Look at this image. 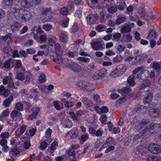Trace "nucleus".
<instances>
[{"instance_id":"obj_1","label":"nucleus","mask_w":161,"mask_h":161,"mask_svg":"<svg viewBox=\"0 0 161 161\" xmlns=\"http://www.w3.org/2000/svg\"><path fill=\"white\" fill-rule=\"evenodd\" d=\"M150 121L148 119H143L139 124L135 126V129L140 131L143 134H145L147 132L150 131Z\"/></svg>"},{"instance_id":"obj_2","label":"nucleus","mask_w":161,"mask_h":161,"mask_svg":"<svg viewBox=\"0 0 161 161\" xmlns=\"http://www.w3.org/2000/svg\"><path fill=\"white\" fill-rule=\"evenodd\" d=\"M77 86L81 89L89 92L94 90L95 89L94 85L87 82L80 81L77 83Z\"/></svg>"},{"instance_id":"obj_3","label":"nucleus","mask_w":161,"mask_h":161,"mask_svg":"<svg viewBox=\"0 0 161 161\" xmlns=\"http://www.w3.org/2000/svg\"><path fill=\"white\" fill-rule=\"evenodd\" d=\"M65 61H67L66 66L74 71L80 72L81 71V67L78 64L68 59H65Z\"/></svg>"},{"instance_id":"obj_4","label":"nucleus","mask_w":161,"mask_h":161,"mask_svg":"<svg viewBox=\"0 0 161 161\" xmlns=\"http://www.w3.org/2000/svg\"><path fill=\"white\" fill-rule=\"evenodd\" d=\"M149 76H147L146 78L143 79V77H142L140 79L141 82V84L139 86L138 88L140 89H143L146 87H149L151 84V81L148 79Z\"/></svg>"},{"instance_id":"obj_5","label":"nucleus","mask_w":161,"mask_h":161,"mask_svg":"<svg viewBox=\"0 0 161 161\" xmlns=\"http://www.w3.org/2000/svg\"><path fill=\"white\" fill-rule=\"evenodd\" d=\"M11 9L15 17L17 19H21L24 9L14 7H12Z\"/></svg>"},{"instance_id":"obj_6","label":"nucleus","mask_w":161,"mask_h":161,"mask_svg":"<svg viewBox=\"0 0 161 161\" xmlns=\"http://www.w3.org/2000/svg\"><path fill=\"white\" fill-rule=\"evenodd\" d=\"M148 149L152 153L157 154L161 152V146L157 144H150L148 145Z\"/></svg>"},{"instance_id":"obj_7","label":"nucleus","mask_w":161,"mask_h":161,"mask_svg":"<svg viewBox=\"0 0 161 161\" xmlns=\"http://www.w3.org/2000/svg\"><path fill=\"white\" fill-rule=\"evenodd\" d=\"M107 74V70L105 69H102L98 71L93 75V78L94 80H97L103 78Z\"/></svg>"},{"instance_id":"obj_8","label":"nucleus","mask_w":161,"mask_h":161,"mask_svg":"<svg viewBox=\"0 0 161 161\" xmlns=\"http://www.w3.org/2000/svg\"><path fill=\"white\" fill-rule=\"evenodd\" d=\"M98 18V16L97 14H90L86 17L87 23L89 25L94 24L96 23Z\"/></svg>"},{"instance_id":"obj_9","label":"nucleus","mask_w":161,"mask_h":161,"mask_svg":"<svg viewBox=\"0 0 161 161\" xmlns=\"http://www.w3.org/2000/svg\"><path fill=\"white\" fill-rule=\"evenodd\" d=\"M51 8H47L42 13L46 20H49L52 17L53 13L51 11Z\"/></svg>"},{"instance_id":"obj_10","label":"nucleus","mask_w":161,"mask_h":161,"mask_svg":"<svg viewBox=\"0 0 161 161\" xmlns=\"http://www.w3.org/2000/svg\"><path fill=\"white\" fill-rule=\"evenodd\" d=\"M92 48L95 50H98L103 49V45L100 41H95L91 42Z\"/></svg>"},{"instance_id":"obj_11","label":"nucleus","mask_w":161,"mask_h":161,"mask_svg":"<svg viewBox=\"0 0 161 161\" xmlns=\"http://www.w3.org/2000/svg\"><path fill=\"white\" fill-rule=\"evenodd\" d=\"M150 130H154L156 133L161 131V123L158 124L152 123L150 124Z\"/></svg>"},{"instance_id":"obj_12","label":"nucleus","mask_w":161,"mask_h":161,"mask_svg":"<svg viewBox=\"0 0 161 161\" xmlns=\"http://www.w3.org/2000/svg\"><path fill=\"white\" fill-rule=\"evenodd\" d=\"M69 135L72 138H75L78 135V131L76 128H72L71 130L67 133L65 134V136Z\"/></svg>"},{"instance_id":"obj_13","label":"nucleus","mask_w":161,"mask_h":161,"mask_svg":"<svg viewBox=\"0 0 161 161\" xmlns=\"http://www.w3.org/2000/svg\"><path fill=\"white\" fill-rule=\"evenodd\" d=\"M31 18L32 15L31 13L24 9L21 20L27 21L31 19Z\"/></svg>"},{"instance_id":"obj_14","label":"nucleus","mask_w":161,"mask_h":161,"mask_svg":"<svg viewBox=\"0 0 161 161\" xmlns=\"http://www.w3.org/2000/svg\"><path fill=\"white\" fill-rule=\"evenodd\" d=\"M61 124L64 127L71 128L72 126V123L71 120L67 118L63 119L61 120Z\"/></svg>"},{"instance_id":"obj_15","label":"nucleus","mask_w":161,"mask_h":161,"mask_svg":"<svg viewBox=\"0 0 161 161\" xmlns=\"http://www.w3.org/2000/svg\"><path fill=\"white\" fill-rule=\"evenodd\" d=\"M27 126L24 125L21 126L19 129H17L15 132V135L18 137L21 136L24 132Z\"/></svg>"},{"instance_id":"obj_16","label":"nucleus","mask_w":161,"mask_h":161,"mask_svg":"<svg viewBox=\"0 0 161 161\" xmlns=\"http://www.w3.org/2000/svg\"><path fill=\"white\" fill-rule=\"evenodd\" d=\"M26 74H25V84H28L30 83L31 80L33 79V75L30 71H27Z\"/></svg>"},{"instance_id":"obj_17","label":"nucleus","mask_w":161,"mask_h":161,"mask_svg":"<svg viewBox=\"0 0 161 161\" xmlns=\"http://www.w3.org/2000/svg\"><path fill=\"white\" fill-rule=\"evenodd\" d=\"M147 58V55L146 54L138 55L135 57V59L137 62H142Z\"/></svg>"},{"instance_id":"obj_18","label":"nucleus","mask_w":161,"mask_h":161,"mask_svg":"<svg viewBox=\"0 0 161 161\" xmlns=\"http://www.w3.org/2000/svg\"><path fill=\"white\" fill-rule=\"evenodd\" d=\"M0 93L3 96L6 97L9 94L10 92L9 90L5 88L3 85H2L0 86Z\"/></svg>"},{"instance_id":"obj_19","label":"nucleus","mask_w":161,"mask_h":161,"mask_svg":"<svg viewBox=\"0 0 161 161\" xmlns=\"http://www.w3.org/2000/svg\"><path fill=\"white\" fill-rule=\"evenodd\" d=\"M15 60L11 58H10L6 61L3 64V68H4L6 69L9 68L10 65H14Z\"/></svg>"},{"instance_id":"obj_20","label":"nucleus","mask_w":161,"mask_h":161,"mask_svg":"<svg viewBox=\"0 0 161 161\" xmlns=\"http://www.w3.org/2000/svg\"><path fill=\"white\" fill-rule=\"evenodd\" d=\"M160 113V111L159 109L158 108L151 109L149 111V115L152 117L157 116Z\"/></svg>"},{"instance_id":"obj_21","label":"nucleus","mask_w":161,"mask_h":161,"mask_svg":"<svg viewBox=\"0 0 161 161\" xmlns=\"http://www.w3.org/2000/svg\"><path fill=\"white\" fill-rule=\"evenodd\" d=\"M153 98L152 93L149 92L146 96L143 99V102L145 104L149 103L152 101Z\"/></svg>"},{"instance_id":"obj_22","label":"nucleus","mask_w":161,"mask_h":161,"mask_svg":"<svg viewBox=\"0 0 161 161\" xmlns=\"http://www.w3.org/2000/svg\"><path fill=\"white\" fill-rule=\"evenodd\" d=\"M137 12L140 15L141 17L143 18V19L147 20V19L145 17L146 15L145 10L143 6L139 7L137 10Z\"/></svg>"},{"instance_id":"obj_23","label":"nucleus","mask_w":161,"mask_h":161,"mask_svg":"<svg viewBox=\"0 0 161 161\" xmlns=\"http://www.w3.org/2000/svg\"><path fill=\"white\" fill-rule=\"evenodd\" d=\"M117 91L119 93H121L122 95H125L130 92L131 89L130 86H126L123 87L121 90H118Z\"/></svg>"},{"instance_id":"obj_24","label":"nucleus","mask_w":161,"mask_h":161,"mask_svg":"<svg viewBox=\"0 0 161 161\" xmlns=\"http://www.w3.org/2000/svg\"><path fill=\"white\" fill-rule=\"evenodd\" d=\"M54 48L56 50V55L61 56L63 55V51L60 44L58 43H56L54 46Z\"/></svg>"},{"instance_id":"obj_25","label":"nucleus","mask_w":161,"mask_h":161,"mask_svg":"<svg viewBox=\"0 0 161 161\" xmlns=\"http://www.w3.org/2000/svg\"><path fill=\"white\" fill-rule=\"evenodd\" d=\"M82 101L86 107H91L93 105L92 101L86 97H83L82 98Z\"/></svg>"},{"instance_id":"obj_26","label":"nucleus","mask_w":161,"mask_h":161,"mask_svg":"<svg viewBox=\"0 0 161 161\" xmlns=\"http://www.w3.org/2000/svg\"><path fill=\"white\" fill-rule=\"evenodd\" d=\"M126 19V18L125 17H121L119 15L115 21V24L117 25H119L124 23Z\"/></svg>"},{"instance_id":"obj_27","label":"nucleus","mask_w":161,"mask_h":161,"mask_svg":"<svg viewBox=\"0 0 161 161\" xmlns=\"http://www.w3.org/2000/svg\"><path fill=\"white\" fill-rule=\"evenodd\" d=\"M131 31V28L128 25L122 26V28L120 29V31L122 34H124V33H128Z\"/></svg>"},{"instance_id":"obj_28","label":"nucleus","mask_w":161,"mask_h":161,"mask_svg":"<svg viewBox=\"0 0 161 161\" xmlns=\"http://www.w3.org/2000/svg\"><path fill=\"white\" fill-rule=\"evenodd\" d=\"M68 154L69 156H72L74 158H77L78 157V151L74 150L73 149H70L67 151Z\"/></svg>"},{"instance_id":"obj_29","label":"nucleus","mask_w":161,"mask_h":161,"mask_svg":"<svg viewBox=\"0 0 161 161\" xmlns=\"http://www.w3.org/2000/svg\"><path fill=\"white\" fill-rule=\"evenodd\" d=\"M57 146V142H54L52 143L51 146L48 147V150L50 151V153H51V154L53 153Z\"/></svg>"},{"instance_id":"obj_30","label":"nucleus","mask_w":161,"mask_h":161,"mask_svg":"<svg viewBox=\"0 0 161 161\" xmlns=\"http://www.w3.org/2000/svg\"><path fill=\"white\" fill-rule=\"evenodd\" d=\"M13 98L12 95L10 96L7 99L5 100L3 102V105L6 107H8Z\"/></svg>"},{"instance_id":"obj_31","label":"nucleus","mask_w":161,"mask_h":161,"mask_svg":"<svg viewBox=\"0 0 161 161\" xmlns=\"http://www.w3.org/2000/svg\"><path fill=\"white\" fill-rule=\"evenodd\" d=\"M148 38H156V31L153 29L149 30L148 32Z\"/></svg>"},{"instance_id":"obj_32","label":"nucleus","mask_w":161,"mask_h":161,"mask_svg":"<svg viewBox=\"0 0 161 161\" xmlns=\"http://www.w3.org/2000/svg\"><path fill=\"white\" fill-rule=\"evenodd\" d=\"M114 141V139L112 137H109L106 140V142L103 144V147H106L112 144Z\"/></svg>"},{"instance_id":"obj_33","label":"nucleus","mask_w":161,"mask_h":161,"mask_svg":"<svg viewBox=\"0 0 161 161\" xmlns=\"http://www.w3.org/2000/svg\"><path fill=\"white\" fill-rule=\"evenodd\" d=\"M135 76L132 75L129 77L127 79V82L130 86H133L135 85L136 83L134 81Z\"/></svg>"},{"instance_id":"obj_34","label":"nucleus","mask_w":161,"mask_h":161,"mask_svg":"<svg viewBox=\"0 0 161 161\" xmlns=\"http://www.w3.org/2000/svg\"><path fill=\"white\" fill-rule=\"evenodd\" d=\"M116 50L119 53H121L124 51L125 49V47L124 45H122L119 44H116L115 46Z\"/></svg>"},{"instance_id":"obj_35","label":"nucleus","mask_w":161,"mask_h":161,"mask_svg":"<svg viewBox=\"0 0 161 161\" xmlns=\"http://www.w3.org/2000/svg\"><path fill=\"white\" fill-rule=\"evenodd\" d=\"M63 59L60 55H58L57 57L56 60V63L57 64H61L62 63H64L66 65V64H67V61H65V59Z\"/></svg>"},{"instance_id":"obj_36","label":"nucleus","mask_w":161,"mask_h":161,"mask_svg":"<svg viewBox=\"0 0 161 161\" xmlns=\"http://www.w3.org/2000/svg\"><path fill=\"white\" fill-rule=\"evenodd\" d=\"M59 39L62 42H67L68 41V37L66 34L62 33L60 35Z\"/></svg>"},{"instance_id":"obj_37","label":"nucleus","mask_w":161,"mask_h":161,"mask_svg":"<svg viewBox=\"0 0 161 161\" xmlns=\"http://www.w3.org/2000/svg\"><path fill=\"white\" fill-rule=\"evenodd\" d=\"M15 78L17 79L22 81L25 80V75L22 72H19L17 73Z\"/></svg>"},{"instance_id":"obj_38","label":"nucleus","mask_w":161,"mask_h":161,"mask_svg":"<svg viewBox=\"0 0 161 161\" xmlns=\"http://www.w3.org/2000/svg\"><path fill=\"white\" fill-rule=\"evenodd\" d=\"M101 16L100 18V22L102 23H105L106 21V19L104 18V16L106 14V10H103L100 13Z\"/></svg>"},{"instance_id":"obj_39","label":"nucleus","mask_w":161,"mask_h":161,"mask_svg":"<svg viewBox=\"0 0 161 161\" xmlns=\"http://www.w3.org/2000/svg\"><path fill=\"white\" fill-rule=\"evenodd\" d=\"M98 0H87V2L89 6L91 7L95 6L98 3Z\"/></svg>"},{"instance_id":"obj_40","label":"nucleus","mask_w":161,"mask_h":161,"mask_svg":"<svg viewBox=\"0 0 161 161\" xmlns=\"http://www.w3.org/2000/svg\"><path fill=\"white\" fill-rule=\"evenodd\" d=\"M10 115L11 117L14 119L17 116L20 117L21 116L22 114L20 112H19L17 111L14 110L12 111Z\"/></svg>"},{"instance_id":"obj_41","label":"nucleus","mask_w":161,"mask_h":161,"mask_svg":"<svg viewBox=\"0 0 161 161\" xmlns=\"http://www.w3.org/2000/svg\"><path fill=\"white\" fill-rule=\"evenodd\" d=\"M123 37L124 38L125 40V42H128L132 40V36L130 34H128L124 35L123 36Z\"/></svg>"},{"instance_id":"obj_42","label":"nucleus","mask_w":161,"mask_h":161,"mask_svg":"<svg viewBox=\"0 0 161 161\" xmlns=\"http://www.w3.org/2000/svg\"><path fill=\"white\" fill-rule=\"evenodd\" d=\"M96 30L99 32H101L104 31L106 28L104 26L102 25H99L96 27Z\"/></svg>"},{"instance_id":"obj_43","label":"nucleus","mask_w":161,"mask_h":161,"mask_svg":"<svg viewBox=\"0 0 161 161\" xmlns=\"http://www.w3.org/2000/svg\"><path fill=\"white\" fill-rule=\"evenodd\" d=\"M119 75V71L116 68L114 69L110 74V76L114 78L118 76Z\"/></svg>"},{"instance_id":"obj_44","label":"nucleus","mask_w":161,"mask_h":161,"mask_svg":"<svg viewBox=\"0 0 161 161\" xmlns=\"http://www.w3.org/2000/svg\"><path fill=\"white\" fill-rule=\"evenodd\" d=\"M69 12L68 9L65 7L62 8L60 10V14L63 15H67Z\"/></svg>"},{"instance_id":"obj_45","label":"nucleus","mask_w":161,"mask_h":161,"mask_svg":"<svg viewBox=\"0 0 161 161\" xmlns=\"http://www.w3.org/2000/svg\"><path fill=\"white\" fill-rule=\"evenodd\" d=\"M122 60V57L119 55L115 57L113 59V61L114 63H119L121 62Z\"/></svg>"},{"instance_id":"obj_46","label":"nucleus","mask_w":161,"mask_h":161,"mask_svg":"<svg viewBox=\"0 0 161 161\" xmlns=\"http://www.w3.org/2000/svg\"><path fill=\"white\" fill-rule=\"evenodd\" d=\"M121 36V35L120 33H116L113 35V38L114 40L118 41H119Z\"/></svg>"},{"instance_id":"obj_47","label":"nucleus","mask_w":161,"mask_h":161,"mask_svg":"<svg viewBox=\"0 0 161 161\" xmlns=\"http://www.w3.org/2000/svg\"><path fill=\"white\" fill-rule=\"evenodd\" d=\"M69 20V19H67L61 20L60 22V24L62 26L64 27H67L68 24Z\"/></svg>"},{"instance_id":"obj_48","label":"nucleus","mask_w":161,"mask_h":161,"mask_svg":"<svg viewBox=\"0 0 161 161\" xmlns=\"http://www.w3.org/2000/svg\"><path fill=\"white\" fill-rule=\"evenodd\" d=\"M153 68L155 70L159 71L160 70L161 68V65L160 64L156 62H154L153 64Z\"/></svg>"},{"instance_id":"obj_49","label":"nucleus","mask_w":161,"mask_h":161,"mask_svg":"<svg viewBox=\"0 0 161 161\" xmlns=\"http://www.w3.org/2000/svg\"><path fill=\"white\" fill-rule=\"evenodd\" d=\"M40 83H42L46 81V76L44 74H41L38 79Z\"/></svg>"},{"instance_id":"obj_50","label":"nucleus","mask_w":161,"mask_h":161,"mask_svg":"<svg viewBox=\"0 0 161 161\" xmlns=\"http://www.w3.org/2000/svg\"><path fill=\"white\" fill-rule=\"evenodd\" d=\"M116 69L119 71L124 72L126 69V67L123 64H120L117 67Z\"/></svg>"},{"instance_id":"obj_51","label":"nucleus","mask_w":161,"mask_h":161,"mask_svg":"<svg viewBox=\"0 0 161 161\" xmlns=\"http://www.w3.org/2000/svg\"><path fill=\"white\" fill-rule=\"evenodd\" d=\"M77 59L78 61L86 63H88L90 60L89 58H86L85 57H80L78 58Z\"/></svg>"},{"instance_id":"obj_52","label":"nucleus","mask_w":161,"mask_h":161,"mask_svg":"<svg viewBox=\"0 0 161 161\" xmlns=\"http://www.w3.org/2000/svg\"><path fill=\"white\" fill-rule=\"evenodd\" d=\"M107 119V117L106 115H102L100 118V120L102 123L106 124V122Z\"/></svg>"},{"instance_id":"obj_53","label":"nucleus","mask_w":161,"mask_h":161,"mask_svg":"<svg viewBox=\"0 0 161 161\" xmlns=\"http://www.w3.org/2000/svg\"><path fill=\"white\" fill-rule=\"evenodd\" d=\"M12 79L11 78L8 76H6L4 77L3 80V83L4 85H6L8 84L9 82Z\"/></svg>"},{"instance_id":"obj_54","label":"nucleus","mask_w":161,"mask_h":161,"mask_svg":"<svg viewBox=\"0 0 161 161\" xmlns=\"http://www.w3.org/2000/svg\"><path fill=\"white\" fill-rule=\"evenodd\" d=\"M16 109L19 111H21L23 108V105L21 103H18L15 105Z\"/></svg>"},{"instance_id":"obj_55","label":"nucleus","mask_w":161,"mask_h":161,"mask_svg":"<svg viewBox=\"0 0 161 161\" xmlns=\"http://www.w3.org/2000/svg\"><path fill=\"white\" fill-rule=\"evenodd\" d=\"M69 114L73 120L75 121H77L78 120L77 115V114H75L74 112H69Z\"/></svg>"},{"instance_id":"obj_56","label":"nucleus","mask_w":161,"mask_h":161,"mask_svg":"<svg viewBox=\"0 0 161 161\" xmlns=\"http://www.w3.org/2000/svg\"><path fill=\"white\" fill-rule=\"evenodd\" d=\"M117 10V8L115 7H111L108 8V12L113 14L115 13Z\"/></svg>"},{"instance_id":"obj_57","label":"nucleus","mask_w":161,"mask_h":161,"mask_svg":"<svg viewBox=\"0 0 161 161\" xmlns=\"http://www.w3.org/2000/svg\"><path fill=\"white\" fill-rule=\"evenodd\" d=\"M71 31L73 32H75L78 30V27L76 23H74L71 29Z\"/></svg>"},{"instance_id":"obj_58","label":"nucleus","mask_w":161,"mask_h":161,"mask_svg":"<svg viewBox=\"0 0 161 161\" xmlns=\"http://www.w3.org/2000/svg\"><path fill=\"white\" fill-rule=\"evenodd\" d=\"M143 67L142 66H141L134 69L132 71V73L134 75H135L138 72H139L140 71L143 70Z\"/></svg>"},{"instance_id":"obj_59","label":"nucleus","mask_w":161,"mask_h":161,"mask_svg":"<svg viewBox=\"0 0 161 161\" xmlns=\"http://www.w3.org/2000/svg\"><path fill=\"white\" fill-rule=\"evenodd\" d=\"M52 27V26L51 25L48 24L44 25L42 26L43 29L47 31H49Z\"/></svg>"},{"instance_id":"obj_60","label":"nucleus","mask_w":161,"mask_h":161,"mask_svg":"<svg viewBox=\"0 0 161 161\" xmlns=\"http://www.w3.org/2000/svg\"><path fill=\"white\" fill-rule=\"evenodd\" d=\"M19 152L16 147L12 148L11 149V153L12 154H15V155H17L19 154Z\"/></svg>"},{"instance_id":"obj_61","label":"nucleus","mask_w":161,"mask_h":161,"mask_svg":"<svg viewBox=\"0 0 161 161\" xmlns=\"http://www.w3.org/2000/svg\"><path fill=\"white\" fill-rule=\"evenodd\" d=\"M40 147L41 149L43 150L47 148V143L45 142H42L41 143Z\"/></svg>"},{"instance_id":"obj_62","label":"nucleus","mask_w":161,"mask_h":161,"mask_svg":"<svg viewBox=\"0 0 161 161\" xmlns=\"http://www.w3.org/2000/svg\"><path fill=\"white\" fill-rule=\"evenodd\" d=\"M21 5L24 8H27L29 7L28 3L27 0H23L21 2Z\"/></svg>"},{"instance_id":"obj_63","label":"nucleus","mask_w":161,"mask_h":161,"mask_svg":"<svg viewBox=\"0 0 161 161\" xmlns=\"http://www.w3.org/2000/svg\"><path fill=\"white\" fill-rule=\"evenodd\" d=\"M14 0H3V3L5 5L7 6L11 5L13 2Z\"/></svg>"},{"instance_id":"obj_64","label":"nucleus","mask_w":161,"mask_h":161,"mask_svg":"<svg viewBox=\"0 0 161 161\" xmlns=\"http://www.w3.org/2000/svg\"><path fill=\"white\" fill-rule=\"evenodd\" d=\"M93 99L97 103H99L101 101L100 96L98 95H94L93 97Z\"/></svg>"}]
</instances>
